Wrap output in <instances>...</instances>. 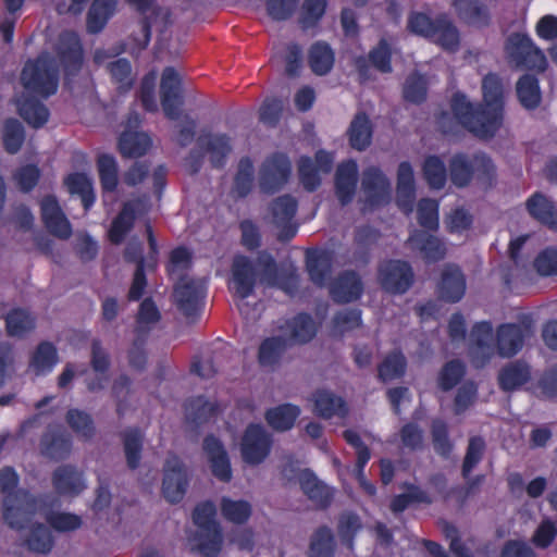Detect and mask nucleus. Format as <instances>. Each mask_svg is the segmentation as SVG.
Masks as SVG:
<instances>
[{"label": "nucleus", "instance_id": "obj_1", "mask_svg": "<svg viewBox=\"0 0 557 557\" xmlns=\"http://www.w3.org/2000/svg\"><path fill=\"white\" fill-rule=\"evenodd\" d=\"M483 104L474 107L465 95L455 94L451 110L459 123L480 138L494 136L499 128L504 108V85L496 74L482 81Z\"/></svg>", "mask_w": 557, "mask_h": 557}, {"label": "nucleus", "instance_id": "obj_2", "mask_svg": "<svg viewBox=\"0 0 557 557\" xmlns=\"http://www.w3.org/2000/svg\"><path fill=\"white\" fill-rule=\"evenodd\" d=\"M18 481L14 468L0 470V492L5 495L2 516L14 530L25 529L38 510L52 508L57 502L50 494L34 496L27 490H17Z\"/></svg>", "mask_w": 557, "mask_h": 557}, {"label": "nucleus", "instance_id": "obj_3", "mask_svg": "<svg viewBox=\"0 0 557 557\" xmlns=\"http://www.w3.org/2000/svg\"><path fill=\"white\" fill-rule=\"evenodd\" d=\"M284 335H274L261 341L257 360L261 368L274 370L280 366L288 348L309 343L313 338V317L300 312L278 326Z\"/></svg>", "mask_w": 557, "mask_h": 557}, {"label": "nucleus", "instance_id": "obj_4", "mask_svg": "<svg viewBox=\"0 0 557 557\" xmlns=\"http://www.w3.org/2000/svg\"><path fill=\"white\" fill-rule=\"evenodd\" d=\"M20 81L29 94L48 99L57 94L60 71L55 60L47 52L28 59L21 71Z\"/></svg>", "mask_w": 557, "mask_h": 557}, {"label": "nucleus", "instance_id": "obj_5", "mask_svg": "<svg viewBox=\"0 0 557 557\" xmlns=\"http://www.w3.org/2000/svg\"><path fill=\"white\" fill-rule=\"evenodd\" d=\"M215 515L216 507L211 500L199 503L193 511V521L199 528L194 536L197 544L193 550L202 557H218L222 549L223 534Z\"/></svg>", "mask_w": 557, "mask_h": 557}, {"label": "nucleus", "instance_id": "obj_6", "mask_svg": "<svg viewBox=\"0 0 557 557\" xmlns=\"http://www.w3.org/2000/svg\"><path fill=\"white\" fill-rule=\"evenodd\" d=\"M257 265L261 269L262 281L268 286L281 289L290 298L300 295V272L293 263L277 264L269 251L261 250L257 256Z\"/></svg>", "mask_w": 557, "mask_h": 557}, {"label": "nucleus", "instance_id": "obj_7", "mask_svg": "<svg viewBox=\"0 0 557 557\" xmlns=\"http://www.w3.org/2000/svg\"><path fill=\"white\" fill-rule=\"evenodd\" d=\"M408 27L412 33L430 39L445 50L454 51L459 46V32L446 15L432 20L424 13H412Z\"/></svg>", "mask_w": 557, "mask_h": 557}, {"label": "nucleus", "instance_id": "obj_8", "mask_svg": "<svg viewBox=\"0 0 557 557\" xmlns=\"http://www.w3.org/2000/svg\"><path fill=\"white\" fill-rule=\"evenodd\" d=\"M505 50L509 64L516 69L539 72H543L546 69V57L527 35L519 33L509 35L506 40Z\"/></svg>", "mask_w": 557, "mask_h": 557}, {"label": "nucleus", "instance_id": "obj_9", "mask_svg": "<svg viewBox=\"0 0 557 557\" xmlns=\"http://www.w3.org/2000/svg\"><path fill=\"white\" fill-rule=\"evenodd\" d=\"M207 296V284L203 280L183 276L173 289L174 304L187 319L199 315Z\"/></svg>", "mask_w": 557, "mask_h": 557}, {"label": "nucleus", "instance_id": "obj_10", "mask_svg": "<svg viewBox=\"0 0 557 557\" xmlns=\"http://www.w3.org/2000/svg\"><path fill=\"white\" fill-rule=\"evenodd\" d=\"M292 174L289 158L283 152H274L261 165L259 186L262 193L273 195L281 190Z\"/></svg>", "mask_w": 557, "mask_h": 557}, {"label": "nucleus", "instance_id": "obj_11", "mask_svg": "<svg viewBox=\"0 0 557 557\" xmlns=\"http://www.w3.org/2000/svg\"><path fill=\"white\" fill-rule=\"evenodd\" d=\"M298 210V201L292 195L286 194L273 199L269 206L273 225L278 228L277 240L282 243L293 239L298 231L294 218Z\"/></svg>", "mask_w": 557, "mask_h": 557}, {"label": "nucleus", "instance_id": "obj_12", "mask_svg": "<svg viewBox=\"0 0 557 557\" xmlns=\"http://www.w3.org/2000/svg\"><path fill=\"white\" fill-rule=\"evenodd\" d=\"M273 440L261 424L250 423L242 437L243 460L251 466L260 465L270 455Z\"/></svg>", "mask_w": 557, "mask_h": 557}, {"label": "nucleus", "instance_id": "obj_13", "mask_svg": "<svg viewBox=\"0 0 557 557\" xmlns=\"http://www.w3.org/2000/svg\"><path fill=\"white\" fill-rule=\"evenodd\" d=\"M533 334L532 320L524 317L519 323H507L496 331V348L499 356L510 358L524 345V339Z\"/></svg>", "mask_w": 557, "mask_h": 557}, {"label": "nucleus", "instance_id": "obj_14", "mask_svg": "<svg viewBox=\"0 0 557 557\" xmlns=\"http://www.w3.org/2000/svg\"><path fill=\"white\" fill-rule=\"evenodd\" d=\"M162 494L171 504L180 503L188 486V474L184 462L178 456H168L163 468Z\"/></svg>", "mask_w": 557, "mask_h": 557}, {"label": "nucleus", "instance_id": "obj_15", "mask_svg": "<svg viewBox=\"0 0 557 557\" xmlns=\"http://www.w3.org/2000/svg\"><path fill=\"white\" fill-rule=\"evenodd\" d=\"M377 277L384 290L404 294L413 283V271L406 261L387 260L380 264Z\"/></svg>", "mask_w": 557, "mask_h": 557}, {"label": "nucleus", "instance_id": "obj_16", "mask_svg": "<svg viewBox=\"0 0 557 557\" xmlns=\"http://www.w3.org/2000/svg\"><path fill=\"white\" fill-rule=\"evenodd\" d=\"M160 94L164 115L169 120H177L183 106L182 81L176 70L172 66H166L162 72Z\"/></svg>", "mask_w": 557, "mask_h": 557}, {"label": "nucleus", "instance_id": "obj_17", "mask_svg": "<svg viewBox=\"0 0 557 557\" xmlns=\"http://www.w3.org/2000/svg\"><path fill=\"white\" fill-rule=\"evenodd\" d=\"M55 52L66 76H75L82 69L84 50L79 36L73 30L60 34Z\"/></svg>", "mask_w": 557, "mask_h": 557}, {"label": "nucleus", "instance_id": "obj_18", "mask_svg": "<svg viewBox=\"0 0 557 557\" xmlns=\"http://www.w3.org/2000/svg\"><path fill=\"white\" fill-rule=\"evenodd\" d=\"M232 286L234 295L240 300L253 295L257 285V272L249 257L237 255L234 257L232 267Z\"/></svg>", "mask_w": 557, "mask_h": 557}, {"label": "nucleus", "instance_id": "obj_19", "mask_svg": "<svg viewBox=\"0 0 557 557\" xmlns=\"http://www.w3.org/2000/svg\"><path fill=\"white\" fill-rule=\"evenodd\" d=\"M51 483L60 497H77L87 487L84 472L73 465L55 468L51 475Z\"/></svg>", "mask_w": 557, "mask_h": 557}, {"label": "nucleus", "instance_id": "obj_20", "mask_svg": "<svg viewBox=\"0 0 557 557\" xmlns=\"http://www.w3.org/2000/svg\"><path fill=\"white\" fill-rule=\"evenodd\" d=\"M361 187L364 201L371 207H377L389 200L391 184L384 173L370 166L362 172Z\"/></svg>", "mask_w": 557, "mask_h": 557}, {"label": "nucleus", "instance_id": "obj_21", "mask_svg": "<svg viewBox=\"0 0 557 557\" xmlns=\"http://www.w3.org/2000/svg\"><path fill=\"white\" fill-rule=\"evenodd\" d=\"M42 222L50 234L69 239L72 235V225L63 213L58 199L53 195H47L40 202Z\"/></svg>", "mask_w": 557, "mask_h": 557}, {"label": "nucleus", "instance_id": "obj_22", "mask_svg": "<svg viewBox=\"0 0 557 557\" xmlns=\"http://www.w3.org/2000/svg\"><path fill=\"white\" fill-rule=\"evenodd\" d=\"M202 449L208 456L213 476L221 482H230L232 480L231 461L221 440L213 434L206 435L202 442Z\"/></svg>", "mask_w": 557, "mask_h": 557}, {"label": "nucleus", "instance_id": "obj_23", "mask_svg": "<svg viewBox=\"0 0 557 557\" xmlns=\"http://www.w3.org/2000/svg\"><path fill=\"white\" fill-rule=\"evenodd\" d=\"M406 244L410 249L419 251L428 262L443 260L447 253V247L443 239L424 230H413Z\"/></svg>", "mask_w": 557, "mask_h": 557}, {"label": "nucleus", "instance_id": "obj_24", "mask_svg": "<svg viewBox=\"0 0 557 557\" xmlns=\"http://www.w3.org/2000/svg\"><path fill=\"white\" fill-rule=\"evenodd\" d=\"M143 202L140 199L128 200L122 205L120 212L112 220L108 237L109 240L119 245L124 242L127 234L133 230L137 213L140 212Z\"/></svg>", "mask_w": 557, "mask_h": 557}, {"label": "nucleus", "instance_id": "obj_25", "mask_svg": "<svg viewBox=\"0 0 557 557\" xmlns=\"http://www.w3.org/2000/svg\"><path fill=\"white\" fill-rule=\"evenodd\" d=\"M363 284L355 271H344L330 284V296L336 304H349L358 300Z\"/></svg>", "mask_w": 557, "mask_h": 557}, {"label": "nucleus", "instance_id": "obj_26", "mask_svg": "<svg viewBox=\"0 0 557 557\" xmlns=\"http://www.w3.org/2000/svg\"><path fill=\"white\" fill-rule=\"evenodd\" d=\"M466 292V277L459 267L446 264L442 271L438 287L441 299L447 302L459 301Z\"/></svg>", "mask_w": 557, "mask_h": 557}, {"label": "nucleus", "instance_id": "obj_27", "mask_svg": "<svg viewBox=\"0 0 557 557\" xmlns=\"http://www.w3.org/2000/svg\"><path fill=\"white\" fill-rule=\"evenodd\" d=\"M453 7L458 20L469 26L481 28L490 24L488 8L481 0H454Z\"/></svg>", "mask_w": 557, "mask_h": 557}, {"label": "nucleus", "instance_id": "obj_28", "mask_svg": "<svg viewBox=\"0 0 557 557\" xmlns=\"http://www.w3.org/2000/svg\"><path fill=\"white\" fill-rule=\"evenodd\" d=\"M416 199L413 170L409 162H401L397 171L396 201L407 214L412 212Z\"/></svg>", "mask_w": 557, "mask_h": 557}, {"label": "nucleus", "instance_id": "obj_29", "mask_svg": "<svg viewBox=\"0 0 557 557\" xmlns=\"http://www.w3.org/2000/svg\"><path fill=\"white\" fill-rule=\"evenodd\" d=\"M184 409L187 422L196 428L215 418L220 411L219 405L209 401L203 395L187 399Z\"/></svg>", "mask_w": 557, "mask_h": 557}, {"label": "nucleus", "instance_id": "obj_30", "mask_svg": "<svg viewBox=\"0 0 557 557\" xmlns=\"http://www.w3.org/2000/svg\"><path fill=\"white\" fill-rule=\"evenodd\" d=\"M72 450L71 436L61 431H48L40 438L41 455L52 460L67 458Z\"/></svg>", "mask_w": 557, "mask_h": 557}, {"label": "nucleus", "instance_id": "obj_31", "mask_svg": "<svg viewBox=\"0 0 557 557\" xmlns=\"http://www.w3.org/2000/svg\"><path fill=\"white\" fill-rule=\"evenodd\" d=\"M357 163L352 160L338 165L335 175V188L342 205H347L352 200L357 186Z\"/></svg>", "mask_w": 557, "mask_h": 557}, {"label": "nucleus", "instance_id": "obj_32", "mask_svg": "<svg viewBox=\"0 0 557 557\" xmlns=\"http://www.w3.org/2000/svg\"><path fill=\"white\" fill-rule=\"evenodd\" d=\"M529 214L552 230H557V208L544 194L535 193L527 200Z\"/></svg>", "mask_w": 557, "mask_h": 557}, {"label": "nucleus", "instance_id": "obj_33", "mask_svg": "<svg viewBox=\"0 0 557 557\" xmlns=\"http://www.w3.org/2000/svg\"><path fill=\"white\" fill-rule=\"evenodd\" d=\"M116 0H94L86 16L88 34L101 33L116 10Z\"/></svg>", "mask_w": 557, "mask_h": 557}, {"label": "nucleus", "instance_id": "obj_34", "mask_svg": "<svg viewBox=\"0 0 557 557\" xmlns=\"http://www.w3.org/2000/svg\"><path fill=\"white\" fill-rule=\"evenodd\" d=\"M18 115L33 128H41L50 117L45 103L33 96L23 97L17 101Z\"/></svg>", "mask_w": 557, "mask_h": 557}, {"label": "nucleus", "instance_id": "obj_35", "mask_svg": "<svg viewBox=\"0 0 557 557\" xmlns=\"http://www.w3.org/2000/svg\"><path fill=\"white\" fill-rule=\"evenodd\" d=\"M300 412L298 406L286 403L269 408L264 413V419L272 430L286 432L293 429Z\"/></svg>", "mask_w": 557, "mask_h": 557}, {"label": "nucleus", "instance_id": "obj_36", "mask_svg": "<svg viewBox=\"0 0 557 557\" xmlns=\"http://www.w3.org/2000/svg\"><path fill=\"white\" fill-rule=\"evenodd\" d=\"M230 137L226 134L201 135L198 145L211 154L210 161L213 168L222 169L226 163V157L232 150Z\"/></svg>", "mask_w": 557, "mask_h": 557}, {"label": "nucleus", "instance_id": "obj_37", "mask_svg": "<svg viewBox=\"0 0 557 557\" xmlns=\"http://www.w3.org/2000/svg\"><path fill=\"white\" fill-rule=\"evenodd\" d=\"M470 341L473 344L472 355L474 358L481 357V363L494 355L493 326L490 322L476 323L471 331Z\"/></svg>", "mask_w": 557, "mask_h": 557}, {"label": "nucleus", "instance_id": "obj_38", "mask_svg": "<svg viewBox=\"0 0 557 557\" xmlns=\"http://www.w3.org/2000/svg\"><path fill=\"white\" fill-rule=\"evenodd\" d=\"M59 361L57 347L48 341L38 344L34 350L29 368L36 375H46L50 373Z\"/></svg>", "mask_w": 557, "mask_h": 557}, {"label": "nucleus", "instance_id": "obj_39", "mask_svg": "<svg viewBox=\"0 0 557 557\" xmlns=\"http://www.w3.org/2000/svg\"><path fill=\"white\" fill-rule=\"evenodd\" d=\"M530 379L529 366L516 360L506 364L498 374V383L503 391L510 392L517 389Z\"/></svg>", "mask_w": 557, "mask_h": 557}, {"label": "nucleus", "instance_id": "obj_40", "mask_svg": "<svg viewBox=\"0 0 557 557\" xmlns=\"http://www.w3.org/2000/svg\"><path fill=\"white\" fill-rule=\"evenodd\" d=\"M348 409L344 399L333 392L321 389L315 392V414L324 419L346 417Z\"/></svg>", "mask_w": 557, "mask_h": 557}, {"label": "nucleus", "instance_id": "obj_41", "mask_svg": "<svg viewBox=\"0 0 557 557\" xmlns=\"http://www.w3.org/2000/svg\"><path fill=\"white\" fill-rule=\"evenodd\" d=\"M119 151L125 158L144 156L151 146V138L140 132L125 131L119 137Z\"/></svg>", "mask_w": 557, "mask_h": 557}, {"label": "nucleus", "instance_id": "obj_42", "mask_svg": "<svg viewBox=\"0 0 557 557\" xmlns=\"http://www.w3.org/2000/svg\"><path fill=\"white\" fill-rule=\"evenodd\" d=\"M26 139L25 128L17 119L8 117L1 127V140L3 149L9 154H16L21 151Z\"/></svg>", "mask_w": 557, "mask_h": 557}, {"label": "nucleus", "instance_id": "obj_43", "mask_svg": "<svg viewBox=\"0 0 557 557\" xmlns=\"http://www.w3.org/2000/svg\"><path fill=\"white\" fill-rule=\"evenodd\" d=\"M64 185L71 195L81 197L84 209L89 210L96 200L92 182L85 173L74 172L64 178Z\"/></svg>", "mask_w": 557, "mask_h": 557}, {"label": "nucleus", "instance_id": "obj_44", "mask_svg": "<svg viewBox=\"0 0 557 557\" xmlns=\"http://www.w3.org/2000/svg\"><path fill=\"white\" fill-rule=\"evenodd\" d=\"M282 475L288 482H298L308 499H313V470L300 469L298 461L288 458L282 467Z\"/></svg>", "mask_w": 557, "mask_h": 557}, {"label": "nucleus", "instance_id": "obj_45", "mask_svg": "<svg viewBox=\"0 0 557 557\" xmlns=\"http://www.w3.org/2000/svg\"><path fill=\"white\" fill-rule=\"evenodd\" d=\"M126 465L131 470H136L141 460L144 435L138 428H129L121 433Z\"/></svg>", "mask_w": 557, "mask_h": 557}, {"label": "nucleus", "instance_id": "obj_46", "mask_svg": "<svg viewBox=\"0 0 557 557\" xmlns=\"http://www.w3.org/2000/svg\"><path fill=\"white\" fill-rule=\"evenodd\" d=\"M348 137L350 146L359 151L364 150L372 138L371 122L366 113H357L348 128Z\"/></svg>", "mask_w": 557, "mask_h": 557}, {"label": "nucleus", "instance_id": "obj_47", "mask_svg": "<svg viewBox=\"0 0 557 557\" xmlns=\"http://www.w3.org/2000/svg\"><path fill=\"white\" fill-rule=\"evenodd\" d=\"M107 70L112 83L116 85L119 94L124 95L133 88L135 77L133 76L132 64L126 58L110 62Z\"/></svg>", "mask_w": 557, "mask_h": 557}, {"label": "nucleus", "instance_id": "obj_48", "mask_svg": "<svg viewBox=\"0 0 557 557\" xmlns=\"http://www.w3.org/2000/svg\"><path fill=\"white\" fill-rule=\"evenodd\" d=\"M25 544L30 552L47 554L54 545V537L46 524L35 522L29 528Z\"/></svg>", "mask_w": 557, "mask_h": 557}, {"label": "nucleus", "instance_id": "obj_49", "mask_svg": "<svg viewBox=\"0 0 557 557\" xmlns=\"http://www.w3.org/2000/svg\"><path fill=\"white\" fill-rule=\"evenodd\" d=\"M100 185L103 191H115L119 184V169L116 160L109 153H102L97 159Z\"/></svg>", "mask_w": 557, "mask_h": 557}, {"label": "nucleus", "instance_id": "obj_50", "mask_svg": "<svg viewBox=\"0 0 557 557\" xmlns=\"http://www.w3.org/2000/svg\"><path fill=\"white\" fill-rule=\"evenodd\" d=\"M449 174L456 186L465 187L469 185L473 178V154L459 153L454 156L449 162Z\"/></svg>", "mask_w": 557, "mask_h": 557}, {"label": "nucleus", "instance_id": "obj_51", "mask_svg": "<svg viewBox=\"0 0 557 557\" xmlns=\"http://www.w3.org/2000/svg\"><path fill=\"white\" fill-rule=\"evenodd\" d=\"M361 529L362 521L356 512L346 510L338 516L337 533L341 542L346 545L349 550H352L355 536Z\"/></svg>", "mask_w": 557, "mask_h": 557}, {"label": "nucleus", "instance_id": "obj_52", "mask_svg": "<svg viewBox=\"0 0 557 557\" xmlns=\"http://www.w3.org/2000/svg\"><path fill=\"white\" fill-rule=\"evenodd\" d=\"M220 509L222 516L230 522L235 524L246 523L252 512L251 505L249 502L239 499L234 500L230 497H222L220 503Z\"/></svg>", "mask_w": 557, "mask_h": 557}, {"label": "nucleus", "instance_id": "obj_53", "mask_svg": "<svg viewBox=\"0 0 557 557\" xmlns=\"http://www.w3.org/2000/svg\"><path fill=\"white\" fill-rule=\"evenodd\" d=\"M5 327L10 336L22 337L35 329V319L27 310L14 308L5 317Z\"/></svg>", "mask_w": 557, "mask_h": 557}, {"label": "nucleus", "instance_id": "obj_54", "mask_svg": "<svg viewBox=\"0 0 557 557\" xmlns=\"http://www.w3.org/2000/svg\"><path fill=\"white\" fill-rule=\"evenodd\" d=\"M517 95L525 109H535L541 102L537 78L529 74L523 75L517 83Z\"/></svg>", "mask_w": 557, "mask_h": 557}, {"label": "nucleus", "instance_id": "obj_55", "mask_svg": "<svg viewBox=\"0 0 557 557\" xmlns=\"http://www.w3.org/2000/svg\"><path fill=\"white\" fill-rule=\"evenodd\" d=\"M407 361L401 352H391L377 367V377L389 382L401 377L406 372Z\"/></svg>", "mask_w": 557, "mask_h": 557}, {"label": "nucleus", "instance_id": "obj_56", "mask_svg": "<svg viewBox=\"0 0 557 557\" xmlns=\"http://www.w3.org/2000/svg\"><path fill=\"white\" fill-rule=\"evenodd\" d=\"M380 236V232L371 226L358 227L355 233L356 252L354 260L367 263L369 260L368 250L379 240Z\"/></svg>", "mask_w": 557, "mask_h": 557}, {"label": "nucleus", "instance_id": "obj_57", "mask_svg": "<svg viewBox=\"0 0 557 557\" xmlns=\"http://www.w3.org/2000/svg\"><path fill=\"white\" fill-rule=\"evenodd\" d=\"M394 51V40L392 38H381L377 45L369 52L371 64L382 73H391V57Z\"/></svg>", "mask_w": 557, "mask_h": 557}, {"label": "nucleus", "instance_id": "obj_58", "mask_svg": "<svg viewBox=\"0 0 557 557\" xmlns=\"http://www.w3.org/2000/svg\"><path fill=\"white\" fill-rule=\"evenodd\" d=\"M465 374L466 367L463 362L458 359L450 360L443 366L438 373V387L444 392H448L461 381Z\"/></svg>", "mask_w": 557, "mask_h": 557}, {"label": "nucleus", "instance_id": "obj_59", "mask_svg": "<svg viewBox=\"0 0 557 557\" xmlns=\"http://www.w3.org/2000/svg\"><path fill=\"white\" fill-rule=\"evenodd\" d=\"M45 520L50 528L60 533L75 531L83 524L82 518L72 512L49 510L45 512Z\"/></svg>", "mask_w": 557, "mask_h": 557}, {"label": "nucleus", "instance_id": "obj_60", "mask_svg": "<svg viewBox=\"0 0 557 557\" xmlns=\"http://www.w3.org/2000/svg\"><path fill=\"white\" fill-rule=\"evenodd\" d=\"M70 428L85 440H90L96 432L90 414L79 409H69L65 416Z\"/></svg>", "mask_w": 557, "mask_h": 557}, {"label": "nucleus", "instance_id": "obj_61", "mask_svg": "<svg viewBox=\"0 0 557 557\" xmlns=\"http://www.w3.org/2000/svg\"><path fill=\"white\" fill-rule=\"evenodd\" d=\"M253 184V163L249 157L239 160L238 170L234 177V190L238 197H246Z\"/></svg>", "mask_w": 557, "mask_h": 557}, {"label": "nucleus", "instance_id": "obj_62", "mask_svg": "<svg viewBox=\"0 0 557 557\" xmlns=\"http://www.w3.org/2000/svg\"><path fill=\"white\" fill-rule=\"evenodd\" d=\"M424 177L434 189H441L446 183L447 171L444 162L436 156H431L425 159L423 165Z\"/></svg>", "mask_w": 557, "mask_h": 557}, {"label": "nucleus", "instance_id": "obj_63", "mask_svg": "<svg viewBox=\"0 0 557 557\" xmlns=\"http://www.w3.org/2000/svg\"><path fill=\"white\" fill-rule=\"evenodd\" d=\"M361 310L359 309H345L337 312L333 318V333L343 336L345 333L360 327Z\"/></svg>", "mask_w": 557, "mask_h": 557}, {"label": "nucleus", "instance_id": "obj_64", "mask_svg": "<svg viewBox=\"0 0 557 557\" xmlns=\"http://www.w3.org/2000/svg\"><path fill=\"white\" fill-rule=\"evenodd\" d=\"M426 91L428 83L424 76L416 72L407 76L403 87V95L407 101L420 103L425 100Z\"/></svg>", "mask_w": 557, "mask_h": 557}]
</instances>
